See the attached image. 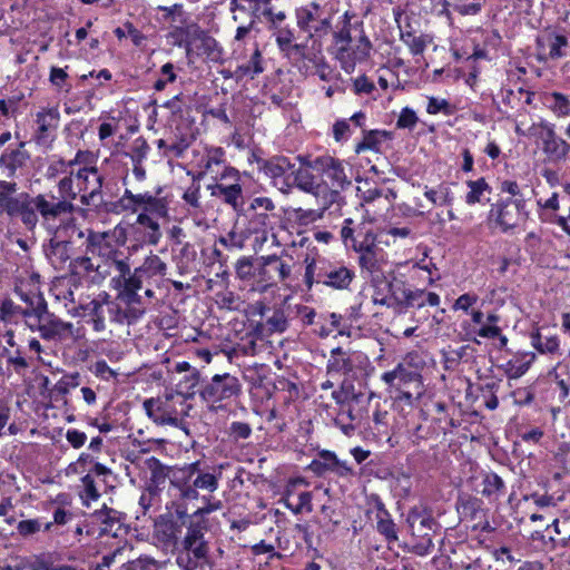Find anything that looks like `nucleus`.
Masks as SVG:
<instances>
[{
    "label": "nucleus",
    "instance_id": "33",
    "mask_svg": "<svg viewBox=\"0 0 570 570\" xmlns=\"http://www.w3.org/2000/svg\"><path fill=\"white\" fill-rule=\"evenodd\" d=\"M145 465L150 473L148 490H157L160 485L165 484L166 479L170 481V476H173L177 470L166 466L155 456L148 458L145 461Z\"/></svg>",
    "mask_w": 570,
    "mask_h": 570
},
{
    "label": "nucleus",
    "instance_id": "40",
    "mask_svg": "<svg viewBox=\"0 0 570 570\" xmlns=\"http://www.w3.org/2000/svg\"><path fill=\"white\" fill-rule=\"evenodd\" d=\"M546 106L559 118L570 115V100L561 92H550L544 96Z\"/></svg>",
    "mask_w": 570,
    "mask_h": 570
},
{
    "label": "nucleus",
    "instance_id": "7",
    "mask_svg": "<svg viewBox=\"0 0 570 570\" xmlns=\"http://www.w3.org/2000/svg\"><path fill=\"white\" fill-rule=\"evenodd\" d=\"M125 513L104 504L101 509L86 517V534L88 537L111 535L117 538L125 530Z\"/></svg>",
    "mask_w": 570,
    "mask_h": 570
},
{
    "label": "nucleus",
    "instance_id": "44",
    "mask_svg": "<svg viewBox=\"0 0 570 570\" xmlns=\"http://www.w3.org/2000/svg\"><path fill=\"white\" fill-rule=\"evenodd\" d=\"M482 483V494L490 499H498L505 489L503 480L494 472L487 473Z\"/></svg>",
    "mask_w": 570,
    "mask_h": 570
},
{
    "label": "nucleus",
    "instance_id": "6",
    "mask_svg": "<svg viewBox=\"0 0 570 570\" xmlns=\"http://www.w3.org/2000/svg\"><path fill=\"white\" fill-rule=\"evenodd\" d=\"M530 130L541 140V149L548 164L560 165L566 163L570 154V144L557 135L553 124L541 120L533 124Z\"/></svg>",
    "mask_w": 570,
    "mask_h": 570
},
{
    "label": "nucleus",
    "instance_id": "18",
    "mask_svg": "<svg viewBox=\"0 0 570 570\" xmlns=\"http://www.w3.org/2000/svg\"><path fill=\"white\" fill-rule=\"evenodd\" d=\"M87 255L98 256L110 262L114 266L122 258V253L109 240L106 232H97L89 228L86 244L82 250Z\"/></svg>",
    "mask_w": 570,
    "mask_h": 570
},
{
    "label": "nucleus",
    "instance_id": "60",
    "mask_svg": "<svg viewBox=\"0 0 570 570\" xmlns=\"http://www.w3.org/2000/svg\"><path fill=\"white\" fill-rule=\"evenodd\" d=\"M284 504L294 514H301L304 510H306L307 512H312V493L301 492L298 495V502L295 503V505H293L288 499H284Z\"/></svg>",
    "mask_w": 570,
    "mask_h": 570
},
{
    "label": "nucleus",
    "instance_id": "22",
    "mask_svg": "<svg viewBox=\"0 0 570 570\" xmlns=\"http://www.w3.org/2000/svg\"><path fill=\"white\" fill-rule=\"evenodd\" d=\"M24 146L26 142L21 141L17 148H8L0 155V169L8 178H16L19 171L28 167L30 154Z\"/></svg>",
    "mask_w": 570,
    "mask_h": 570
},
{
    "label": "nucleus",
    "instance_id": "11",
    "mask_svg": "<svg viewBox=\"0 0 570 570\" xmlns=\"http://www.w3.org/2000/svg\"><path fill=\"white\" fill-rule=\"evenodd\" d=\"M121 210L136 212H150L158 217L168 216V203L165 198L156 197L150 193L134 194L131 190L126 189L124 195L116 204Z\"/></svg>",
    "mask_w": 570,
    "mask_h": 570
},
{
    "label": "nucleus",
    "instance_id": "59",
    "mask_svg": "<svg viewBox=\"0 0 570 570\" xmlns=\"http://www.w3.org/2000/svg\"><path fill=\"white\" fill-rule=\"evenodd\" d=\"M150 150L149 145L147 144L146 139L139 137L136 138L131 145L130 148V159L132 163H144V160L147 158L148 153Z\"/></svg>",
    "mask_w": 570,
    "mask_h": 570
},
{
    "label": "nucleus",
    "instance_id": "16",
    "mask_svg": "<svg viewBox=\"0 0 570 570\" xmlns=\"http://www.w3.org/2000/svg\"><path fill=\"white\" fill-rule=\"evenodd\" d=\"M115 268L119 273L117 282L122 286L120 296L127 303H139L138 291L144 287L147 282L144 279L137 268L131 272L128 257H122L116 262ZM116 281V278H114Z\"/></svg>",
    "mask_w": 570,
    "mask_h": 570
},
{
    "label": "nucleus",
    "instance_id": "20",
    "mask_svg": "<svg viewBox=\"0 0 570 570\" xmlns=\"http://www.w3.org/2000/svg\"><path fill=\"white\" fill-rule=\"evenodd\" d=\"M537 50L540 60L559 59L566 56L569 46L568 38L556 31H544L537 38Z\"/></svg>",
    "mask_w": 570,
    "mask_h": 570
},
{
    "label": "nucleus",
    "instance_id": "51",
    "mask_svg": "<svg viewBox=\"0 0 570 570\" xmlns=\"http://www.w3.org/2000/svg\"><path fill=\"white\" fill-rule=\"evenodd\" d=\"M81 487L82 491L80 492V497L83 504L88 505L89 500L96 501L100 498L96 479L91 478V475L86 474L81 478Z\"/></svg>",
    "mask_w": 570,
    "mask_h": 570
},
{
    "label": "nucleus",
    "instance_id": "45",
    "mask_svg": "<svg viewBox=\"0 0 570 570\" xmlns=\"http://www.w3.org/2000/svg\"><path fill=\"white\" fill-rule=\"evenodd\" d=\"M424 196L433 204L439 206H451L453 194L448 185L441 184L436 189H426Z\"/></svg>",
    "mask_w": 570,
    "mask_h": 570
},
{
    "label": "nucleus",
    "instance_id": "46",
    "mask_svg": "<svg viewBox=\"0 0 570 570\" xmlns=\"http://www.w3.org/2000/svg\"><path fill=\"white\" fill-rule=\"evenodd\" d=\"M466 185L470 188L469 193L465 196V202L469 205L481 203L483 200L484 193H490V186L484 178H479L476 180H468Z\"/></svg>",
    "mask_w": 570,
    "mask_h": 570
},
{
    "label": "nucleus",
    "instance_id": "41",
    "mask_svg": "<svg viewBox=\"0 0 570 570\" xmlns=\"http://www.w3.org/2000/svg\"><path fill=\"white\" fill-rule=\"evenodd\" d=\"M353 368V364L347 354L342 350V347L333 348L331 352V357L327 362V372L328 373H348Z\"/></svg>",
    "mask_w": 570,
    "mask_h": 570
},
{
    "label": "nucleus",
    "instance_id": "53",
    "mask_svg": "<svg viewBox=\"0 0 570 570\" xmlns=\"http://www.w3.org/2000/svg\"><path fill=\"white\" fill-rule=\"evenodd\" d=\"M79 154L80 153L77 154L75 159L69 161L63 159L52 160L47 168V177L51 179L61 174L68 175L72 170V167L78 163Z\"/></svg>",
    "mask_w": 570,
    "mask_h": 570
},
{
    "label": "nucleus",
    "instance_id": "37",
    "mask_svg": "<svg viewBox=\"0 0 570 570\" xmlns=\"http://www.w3.org/2000/svg\"><path fill=\"white\" fill-rule=\"evenodd\" d=\"M142 314L144 309L136 307L127 306L126 308H121L117 304H111V306H109L110 321L118 324L131 325L136 323Z\"/></svg>",
    "mask_w": 570,
    "mask_h": 570
},
{
    "label": "nucleus",
    "instance_id": "27",
    "mask_svg": "<svg viewBox=\"0 0 570 570\" xmlns=\"http://www.w3.org/2000/svg\"><path fill=\"white\" fill-rule=\"evenodd\" d=\"M73 274L87 277L91 283H101L109 272L101 265H95L87 254L76 257L70 262Z\"/></svg>",
    "mask_w": 570,
    "mask_h": 570
},
{
    "label": "nucleus",
    "instance_id": "12",
    "mask_svg": "<svg viewBox=\"0 0 570 570\" xmlns=\"http://www.w3.org/2000/svg\"><path fill=\"white\" fill-rule=\"evenodd\" d=\"M382 381L397 390L412 386L416 393V399H420L423 394L422 376L419 370L413 366L411 356H406L394 370L383 373Z\"/></svg>",
    "mask_w": 570,
    "mask_h": 570
},
{
    "label": "nucleus",
    "instance_id": "63",
    "mask_svg": "<svg viewBox=\"0 0 570 570\" xmlns=\"http://www.w3.org/2000/svg\"><path fill=\"white\" fill-rule=\"evenodd\" d=\"M41 528L42 521L40 519L21 520L17 525L18 533L24 538L40 532Z\"/></svg>",
    "mask_w": 570,
    "mask_h": 570
},
{
    "label": "nucleus",
    "instance_id": "10",
    "mask_svg": "<svg viewBox=\"0 0 570 570\" xmlns=\"http://www.w3.org/2000/svg\"><path fill=\"white\" fill-rule=\"evenodd\" d=\"M490 218L495 220L502 232L515 228L528 219L524 197L507 198L492 205Z\"/></svg>",
    "mask_w": 570,
    "mask_h": 570
},
{
    "label": "nucleus",
    "instance_id": "25",
    "mask_svg": "<svg viewBox=\"0 0 570 570\" xmlns=\"http://www.w3.org/2000/svg\"><path fill=\"white\" fill-rule=\"evenodd\" d=\"M263 265L259 269V276L263 281L274 282L277 277L281 282L291 276L292 267L277 255L263 256Z\"/></svg>",
    "mask_w": 570,
    "mask_h": 570
},
{
    "label": "nucleus",
    "instance_id": "64",
    "mask_svg": "<svg viewBox=\"0 0 570 570\" xmlns=\"http://www.w3.org/2000/svg\"><path fill=\"white\" fill-rule=\"evenodd\" d=\"M481 2H469L468 0H456L453 8L461 16H475L482 10Z\"/></svg>",
    "mask_w": 570,
    "mask_h": 570
},
{
    "label": "nucleus",
    "instance_id": "55",
    "mask_svg": "<svg viewBox=\"0 0 570 570\" xmlns=\"http://www.w3.org/2000/svg\"><path fill=\"white\" fill-rule=\"evenodd\" d=\"M263 66H262V53L258 50V48L255 49L254 53L252 55L249 61L247 63H244L238 67V71L242 76H250L254 78V76L263 72Z\"/></svg>",
    "mask_w": 570,
    "mask_h": 570
},
{
    "label": "nucleus",
    "instance_id": "4",
    "mask_svg": "<svg viewBox=\"0 0 570 570\" xmlns=\"http://www.w3.org/2000/svg\"><path fill=\"white\" fill-rule=\"evenodd\" d=\"M297 27L307 33V40H318L332 31L333 13L317 2H311L295 10Z\"/></svg>",
    "mask_w": 570,
    "mask_h": 570
},
{
    "label": "nucleus",
    "instance_id": "48",
    "mask_svg": "<svg viewBox=\"0 0 570 570\" xmlns=\"http://www.w3.org/2000/svg\"><path fill=\"white\" fill-rule=\"evenodd\" d=\"M401 40L409 47L412 55H422L426 48L428 41L424 36H415L411 31L401 29Z\"/></svg>",
    "mask_w": 570,
    "mask_h": 570
},
{
    "label": "nucleus",
    "instance_id": "61",
    "mask_svg": "<svg viewBox=\"0 0 570 570\" xmlns=\"http://www.w3.org/2000/svg\"><path fill=\"white\" fill-rule=\"evenodd\" d=\"M160 73L163 77L156 80L154 83V89L156 91H163L166 88L167 83L174 82L177 78L175 73V67L171 62L165 63L160 68Z\"/></svg>",
    "mask_w": 570,
    "mask_h": 570
},
{
    "label": "nucleus",
    "instance_id": "36",
    "mask_svg": "<svg viewBox=\"0 0 570 570\" xmlns=\"http://www.w3.org/2000/svg\"><path fill=\"white\" fill-rule=\"evenodd\" d=\"M136 268L149 286L151 278L166 275L167 264L158 255L150 254L144 259V263Z\"/></svg>",
    "mask_w": 570,
    "mask_h": 570
},
{
    "label": "nucleus",
    "instance_id": "30",
    "mask_svg": "<svg viewBox=\"0 0 570 570\" xmlns=\"http://www.w3.org/2000/svg\"><path fill=\"white\" fill-rule=\"evenodd\" d=\"M257 314L265 318V325L269 333H284L288 327V317L283 307H275L272 314L267 315L271 309L262 302L257 303Z\"/></svg>",
    "mask_w": 570,
    "mask_h": 570
},
{
    "label": "nucleus",
    "instance_id": "23",
    "mask_svg": "<svg viewBox=\"0 0 570 570\" xmlns=\"http://www.w3.org/2000/svg\"><path fill=\"white\" fill-rule=\"evenodd\" d=\"M60 112L57 107L43 109L36 116L37 129L35 139L37 144L45 145L53 136L59 126Z\"/></svg>",
    "mask_w": 570,
    "mask_h": 570
},
{
    "label": "nucleus",
    "instance_id": "3",
    "mask_svg": "<svg viewBox=\"0 0 570 570\" xmlns=\"http://www.w3.org/2000/svg\"><path fill=\"white\" fill-rule=\"evenodd\" d=\"M204 522H191L181 539L176 553V563L181 570H198L213 567L209 542Z\"/></svg>",
    "mask_w": 570,
    "mask_h": 570
},
{
    "label": "nucleus",
    "instance_id": "58",
    "mask_svg": "<svg viewBox=\"0 0 570 570\" xmlns=\"http://www.w3.org/2000/svg\"><path fill=\"white\" fill-rule=\"evenodd\" d=\"M168 139L170 144L169 154H171L173 157H181L190 145L189 138L185 135L171 134Z\"/></svg>",
    "mask_w": 570,
    "mask_h": 570
},
{
    "label": "nucleus",
    "instance_id": "38",
    "mask_svg": "<svg viewBox=\"0 0 570 570\" xmlns=\"http://www.w3.org/2000/svg\"><path fill=\"white\" fill-rule=\"evenodd\" d=\"M387 288V293L392 295V299L394 301V304L399 307V313H404V305L407 299V293L410 292V287L406 285V283L397 277H393L392 279L387 281L385 284Z\"/></svg>",
    "mask_w": 570,
    "mask_h": 570
},
{
    "label": "nucleus",
    "instance_id": "50",
    "mask_svg": "<svg viewBox=\"0 0 570 570\" xmlns=\"http://www.w3.org/2000/svg\"><path fill=\"white\" fill-rule=\"evenodd\" d=\"M75 177L79 184V191L91 189L92 184L96 183V179L102 178V176L99 175L98 169L96 167L80 168L75 174Z\"/></svg>",
    "mask_w": 570,
    "mask_h": 570
},
{
    "label": "nucleus",
    "instance_id": "13",
    "mask_svg": "<svg viewBox=\"0 0 570 570\" xmlns=\"http://www.w3.org/2000/svg\"><path fill=\"white\" fill-rule=\"evenodd\" d=\"M259 169L271 179L272 185L283 194L291 193L294 165L285 156H273L258 160Z\"/></svg>",
    "mask_w": 570,
    "mask_h": 570
},
{
    "label": "nucleus",
    "instance_id": "15",
    "mask_svg": "<svg viewBox=\"0 0 570 570\" xmlns=\"http://www.w3.org/2000/svg\"><path fill=\"white\" fill-rule=\"evenodd\" d=\"M354 250L358 254L361 268L370 274L380 272L386 262L383 248L376 244L375 236L371 233L360 243H354Z\"/></svg>",
    "mask_w": 570,
    "mask_h": 570
},
{
    "label": "nucleus",
    "instance_id": "62",
    "mask_svg": "<svg viewBox=\"0 0 570 570\" xmlns=\"http://www.w3.org/2000/svg\"><path fill=\"white\" fill-rule=\"evenodd\" d=\"M80 384V374L78 372L63 375L55 386L60 394H68L71 389Z\"/></svg>",
    "mask_w": 570,
    "mask_h": 570
},
{
    "label": "nucleus",
    "instance_id": "42",
    "mask_svg": "<svg viewBox=\"0 0 570 570\" xmlns=\"http://www.w3.org/2000/svg\"><path fill=\"white\" fill-rule=\"evenodd\" d=\"M21 317L27 320V312L22 306L17 305L10 298L0 301V321L4 323H18Z\"/></svg>",
    "mask_w": 570,
    "mask_h": 570
},
{
    "label": "nucleus",
    "instance_id": "34",
    "mask_svg": "<svg viewBox=\"0 0 570 570\" xmlns=\"http://www.w3.org/2000/svg\"><path fill=\"white\" fill-rule=\"evenodd\" d=\"M158 218L157 215H153L150 212H140L136 219V223L144 228V240L154 246L159 243L163 236Z\"/></svg>",
    "mask_w": 570,
    "mask_h": 570
},
{
    "label": "nucleus",
    "instance_id": "17",
    "mask_svg": "<svg viewBox=\"0 0 570 570\" xmlns=\"http://www.w3.org/2000/svg\"><path fill=\"white\" fill-rule=\"evenodd\" d=\"M372 43L362 32L358 39L347 46H340L336 50L335 58L340 61L342 69L351 73L354 71L356 63L367 60L371 55Z\"/></svg>",
    "mask_w": 570,
    "mask_h": 570
},
{
    "label": "nucleus",
    "instance_id": "21",
    "mask_svg": "<svg viewBox=\"0 0 570 570\" xmlns=\"http://www.w3.org/2000/svg\"><path fill=\"white\" fill-rule=\"evenodd\" d=\"M144 409L147 416L157 425L179 426L181 422L177 415V411L168 401L147 399L144 402Z\"/></svg>",
    "mask_w": 570,
    "mask_h": 570
},
{
    "label": "nucleus",
    "instance_id": "2",
    "mask_svg": "<svg viewBox=\"0 0 570 570\" xmlns=\"http://www.w3.org/2000/svg\"><path fill=\"white\" fill-rule=\"evenodd\" d=\"M219 485V474L206 472L195 462L181 469H177L170 476V489L174 491L175 512L179 519L188 515V504L203 501L204 505L198 507L193 515L203 517L218 511L223 502L215 499L214 493Z\"/></svg>",
    "mask_w": 570,
    "mask_h": 570
},
{
    "label": "nucleus",
    "instance_id": "56",
    "mask_svg": "<svg viewBox=\"0 0 570 570\" xmlns=\"http://www.w3.org/2000/svg\"><path fill=\"white\" fill-rule=\"evenodd\" d=\"M104 178H97L92 188L80 197V202L86 206L99 207L102 204L101 188Z\"/></svg>",
    "mask_w": 570,
    "mask_h": 570
},
{
    "label": "nucleus",
    "instance_id": "5",
    "mask_svg": "<svg viewBox=\"0 0 570 570\" xmlns=\"http://www.w3.org/2000/svg\"><path fill=\"white\" fill-rule=\"evenodd\" d=\"M242 392L239 380L229 374H215L210 380L204 381L198 391L200 399L212 409L224 407V402L236 397Z\"/></svg>",
    "mask_w": 570,
    "mask_h": 570
},
{
    "label": "nucleus",
    "instance_id": "39",
    "mask_svg": "<svg viewBox=\"0 0 570 570\" xmlns=\"http://www.w3.org/2000/svg\"><path fill=\"white\" fill-rule=\"evenodd\" d=\"M389 137V132L385 130H370L364 132L363 140L355 147V153L361 154L365 150H372L379 153L382 142Z\"/></svg>",
    "mask_w": 570,
    "mask_h": 570
},
{
    "label": "nucleus",
    "instance_id": "43",
    "mask_svg": "<svg viewBox=\"0 0 570 570\" xmlns=\"http://www.w3.org/2000/svg\"><path fill=\"white\" fill-rule=\"evenodd\" d=\"M325 60V56L322 51V43L318 40H312L309 50L301 59L302 66L299 69L305 70V72H311V70L320 66Z\"/></svg>",
    "mask_w": 570,
    "mask_h": 570
},
{
    "label": "nucleus",
    "instance_id": "26",
    "mask_svg": "<svg viewBox=\"0 0 570 570\" xmlns=\"http://www.w3.org/2000/svg\"><path fill=\"white\" fill-rule=\"evenodd\" d=\"M308 163H305V167L293 168V176L291 178V190L298 188L299 190L311 194L318 195L324 186L317 180V177L311 171Z\"/></svg>",
    "mask_w": 570,
    "mask_h": 570
},
{
    "label": "nucleus",
    "instance_id": "47",
    "mask_svg": "<svg viewBox=\"0 0 570 570\" xmlns=\"http://www.w3.org/2000/svg\"><path fill=\"white\" fill-rule=\"evenodd\" d=\"M324 189L318 195H314L317 199H320L321 208L323 210L331 208L333 205L337 207L341 206L342 195L341 191L343 189L328 187L327 185H323Z\"/></svg>",
    "mask_w": 570,
    "mask_h": 570
},
{
    "label": "nucleus",
    "instance_id": "1",
    "mask_svg": "<svg viewBox=\"0 0 570 570\" xmlns=\"http://www.w3.org/2000/svg\"><path fill=\"white\" fill-rule=\"evenodd\" d=\"M18 184L0 183V213L19 219L33 232L40 223L49 233L63 240L72 250H83L89 228H82L73 217L75 205L57 200L52 193L31 195L18 193Z\"/></svg>",
    "mask_w": 570,
    "mask_h": 570
},
{
    "label": "nucleus",
    "instance_id": "14",
    "mask_svg": "<svg viewBox=\"0 0 570 570\" xmlns=\"http://www.w3.org/2000/svg\"><path fill=\"white\" fill-rule=\"evenodd\" d=\"M354 278V269L342 264L324 263L317 268L315 282L335 291H345Z\"/></svg>",
    "mask_w": 570,
    "mask_h": 570
},
{
    "label": "nucleus",
    "instance_id": "35",
    "mask_svg": "<svg viewBox=\"0 0 570 570\" xmlns=\"http://www.w3.org/2000/svg\"><path fill=\"white\" fill-rule=\"evenodd\" d=\"M18 294L26 304L23 309L27 312V321L33 322L48 309L47 302L40 293L18 292Z\"/></svg>",
    "mask_w": 570,
    "mask_h": 570
},
{
    "label": "nucleus",
    "instance_id": "24",
    "mask_svg": "<svg viewBox=\"0 0 570 570\" xmlns=\"http://www.w3.org/2000/svg\"><path fill=\"white\" fill-rule=\"evenodd\" d=\"M406 521L412 534L422 539L430 537V532H434L438 527V522L432 517L431 512L425 509H412L407 514Z\"/></svg>",
    "mask_w": 570,
    "mask_h": 570
},
{
    "label": "nucleus",
    "instance_id": "54",
    "mask_svg": "<svg viewBox=\"0 0 570 570\" xmlns=\"http://www.w3.org/2000/svg\"><path fill=\"white\" fill-rule=\"evenodd\" d=\"M273 36L275 37L276 45L282 55L288 51V47L295 40V31L289 26L277 28V30L273 32Z\"/></svg>",
    "mask_w": 570,
    "mask_h": 570
},
{
    "label": "nucleus",
    "instance_id": "52",
    "mask_svg": "<svg viewBox=\"0 0 570 570\" xmlns=\"http://www.w3.org/2000/svg\"><path fill=\"white\" fill-rule=\"evenodd\" d=\"M332 397L342 407L348 405L352 401L356 402L360 394L354 392L352 384L343 383L338 390L333 391Z\"/></svg>",
    "mask_w": 570,
    "mask_h": 570
},
{
    "label": "nucleus",
    "instance_id": "9",
    "mask_svg": "<svg viewBox=\"0 0 570 570\" xmlns=\"http://www.w3.org/2000/svg\"><path fill=\"white\" fill-rule=\"evenodd\" d=\"M308 167L321 175L320 183L338 189H346L352 185L342 160L332 156H320L308 163Z\"/></svg>",
    "mask_w": 570,
    "mask_h": 570
},
{
    "label": "nucleus",
    "instance_id": "29",
    "mask_svg": "<svg viewBox=\"0 0 570 570\" xmlns=\"http://www.w3.org/2000/svg\"><path fill=\"white\" fill-rule=\"evenodd\" d=\"M191 47L197 50L198 56H206L212 60L218 59L222 52L217 41L199 28H196L193 39L188 42L187 53L193 50Z\"/></svg>",
    "mask_w": 570,
    "mask_h": 570
},
{
    "label": "nucleus",
    "instance_id": "31",
    "mask_svg": "<svg viewBox=\"0 0 570 570\" xmlns=\"http://www.w3.org/2000/svg\"><path fill=\"white\" fill-rule=\"evenodd\" d=\"M232 178L234 181L228 185L227 189L222 197V200L230 205L235 210H238L243 205V187L238 183L239 174L233 167H225L224 171L220 175V179Z\"/></svg>",
    "mask_w": 570,
    "mask_h": 570
},
{
    "label": "nucleus",
    "instance_id": "19",
    "mask_svg": "<svg viewBox=\"0 0 570 570\" xmlns=\"http://www.w3.org/2000/svg\"><path fill=\"white\" fill-rule=\"evenodd\" d=\"M316 476H324L326 473H334L340 478L354 475L353 468L346 461H341L337 455L328 450H322L307 466Z\"/></svg>",
    "mask_w": 570,
    "mask_h": 570
},
{
    "label": "nucleus",
    "instance_id": "8",
    "mask_svg": "<svg viewBox=\"0 0 570 570\" xmlns=\"http://www.w3.org/2000/svg\"><path fill=\"white\" fill-rule=\"evenodd\" d=\"M31 330H37L43 340L63 342L76 340L78 334L75 332L73 324L63 322L47 309L33 322L27 321Z\"/></svg>",
    "mask_w": 570,
    "mask_h": 570
},
{
    "label": "nucleus",
    "instance_id": "28",
    "mask_svg": "<svg viewBox=\"0 0 570 570\" xmlns=\"http://www.w3.org/2000/svg\"><path fill=\"white\" fill-rule=\"evenodd\" d=\"M43 250L47 258L50 261L51 265L55 266V268L62 267L68 261L71 259L72 255L76 253L69 247V245L63 243V240L58 238L55 234H50V238L43 245Z\"/></svg>",
    "mask_w": 570,
    "mask_h": 570
},
{
    "label": "nucleus",
    "instance_id": "32",
    "mask_svg": "<svg viewBox=\"0 0 570 570\" xmlns=\"http://www.w3.org/2000/svg\"><path fill=\"white\" fill-rule=\"evenodd\" d=\"M374 508L376 509L377 531L386 538L387 541H396V525L391 519L389 511L385 509L383 501L379 495L371 497Z\"/></svg>",
    "mask_w": 570,
    "mask_h": 570
},
{
    "label": "nucleus",
    "instance_id": "57",
    "mask_svg": "<svg viewBox=\"0 0 570 570\" xmlns=\"http://www.w3.org/2000/svg\"><path fill=\"white\" fill-rule=\"evenodd\" d=\"M532 345L540 353H554L559 347V341L556 336L542 337L540 333L532 336Z\"/></svg>",
    "mask_w": 570,
    "mask_h": 570
},
{
    "label": "nucleus",
    "instance_id": "49",
    "mask_svg": "<svg viewBox=\"0 0 570 570\" xmlns=\"http://www.w3.org/2000/svg\"><path fill=\"white\" fill-rule=\"evenodd\" d=\"M73 176L75 173L71 170L68 175L61 178L58 183V191L60 197H57V200H69L73 204V200L77 198L78 191L73 188Z\"/></svg>",
    "mask_w": 570,
    "mask_h": 570
}]
</instances>
